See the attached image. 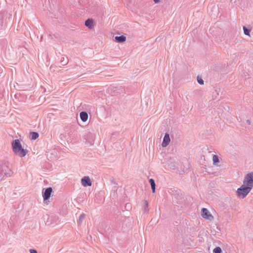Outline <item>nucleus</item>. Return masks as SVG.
Returning a JSON list of instances; mask_svg holds the SVG:
<instances>
[{
	"mask_svg": "<svg viewBox=\"0 0 253 253\" xmlns=\"http://www.w3.org/2000/svg\"><path fill=\"white\" fill-rule=\"evenodd\" d=\"M12 147L13 152L20 157H24L28 153L27 149L22 148V145L19 139H15L12 142Z\"/></svg>",
	"mask_w": 253,
	"mask_h": 253,
	"instance_id": "nucleus-1",
	"label": "nucleus"
},
{
	"mask_svg": "<svg viewBox=\"0 0 253 253\" xmlns=\"http://www.w3.org/2000/svg\"><path fill=\"white\" fill-rule=\"evenodd\" d=\"M251 190V187H249L243 184L241 187L238 188L237 190V195L239 197L244 198L250 193Z\"/></svg>",
	"mask_w": 253,
	"mask_h": 253,
	"instance_id": "nucleus-2",
	"label": "nucleus"
},
{
	"mask_svg": "<svg viewBox=\"0 0 253 253\" xmlns=\"http://www.w3.org/2000/svg\"><path fill=\"white\" fill-rule=\"evenodd\" d=\"M243 184L252 189L253 187V172L248 173L245 177Z\"/></svg>",
	"mask_w": 253,
	"mask_h": 253,
	"instance_id": "nucleus-3",
	"label": "nucleus"
},
{
	"mask_svg": "<svg viewBox=\"0 0 253 253\" xmlns=\"http://www.w3.org/2000/svg\"><path fill=\"white\" fill-rule=\"evenodd\" d=\"M84 138L85 139L86 142L89 145H92L94 144L95 135L93 133L88 132L84 135Z\"/></svg>",
	"mask_w": 253,
	"mask_h": 253,
	"instance_id": "nucleus-4",
	"label": "nucleus"
},
{
	"mask_svg": "<svg viewBox=\"0 0 253 253\" xmlns=\"http://www.w3.org/2000/svg\"><path fill=\"white\" fill-rule=\"evenodd\" d=\"M201 216L205 219L211 221L213 216L206 208H202L201 210Z\"/></svg>",
	"mask_w": 253,
	"mask_h": 253,
	"instance_id": "nucleus-5",
	"label": "nucleus"
},
{
	"mask_svg": "<svg viewBox=\"0 0 253 253\" xmlns=\"http://www.w3.org/2000/svg\"><path fill=\"white\" fill-rule=\"evenodd\" d=\"M10 169L6 166H4L0 172V181L4 176L7 177L10 175Z\"/></svg>",
	"mask_w": 253,
	"mask_h": 253,
	"instance_id": "nucleus-6",
	"label": "nucleus"
},
{
	"mask_svg": "<svg viewBox=\"0 0 253 253\" xmlns=\"http://www.w3.org/2000/svg\"><path fill=\"white\" fill-rule=\"evenodd\" d=\"M52 189L51 187H48L45 189L44 192H43L42 196L44 200H47L51 196Z\"/></svg>",
	"mask_w": 253,
	"mask_h": 253,
	"instance_id": "nucleus-7",
	"label": "nucleus"
},
{
	"mask_svg": "<svg viewBox=\"0 0 253 253\" xmlns=\"http://www.w3.org/2000/svg\"><path fill=\"white\" fill-rule=\"evenodd\" d=\"M82 185L84 187L90 186L92 184L90 178L88 176H84L81 179Z\"/></svg>",
	"mask_w": 253,
	"mask_h": 253,
	"instance_id": "nucleus-8",
	"label": "nucleus"
},
{
	"mask_svg": "<svg viewBox=\"0 0 253 253\" xmlns=\"http://www.w3.org/2000/svg\"><path fill=\"white\" fill-rule=\"evenodd\" d=\"M170 141L169 134L168 133H165L162 145L163 147H167Z\"/></svg>",
	"mask_w": 253,
	"mask_h": 253,
	"instance_id": "nucleus-9",
	"label": "nucleus"
},
{
	"mask_svg": "<svg viewBox=\"0 0 253 253\" xmlns=\"http://www.w3.org/2000/svg\"><path fill=\"white\" fill-rule=\"evenodd\" d=\"M80 118L83 122H85L88 119V114L85 111H82L80 114Z\"/></svg>",
	"mask_w": 253,
	"mask_h": 253,
	"instance_id": "nucleus-10",
	"label": "nucleus"
},
{
	"mask_svg": "<svg viewBox=\"0 0 253 253\" xmlns=\"http://www.w3.org/2000/svg\"><path fill=\"white\" fill-rule=\"evenodd\" d=\"M85 26L89 29H92L93 27V20L92 19H87L84 23Z\"/></svg>",
	"mask_w": 253,
	"mask_h": 253,
	"instance_id": "nucleus-11",
	"label": "nucleus"
},
{
	"mask_svg": "<svg viewBox=\"0 0 253 253\" xmlns=\"http://www.w3.org/2000/svg\"><path fill=\"white\" fill-rule=\"evenodd\" d=\"M116 41L118 42H123L126 41V37L124 36H116L115 38Z\"/></svg>",
	"mask_w": 253,
	"mask_h": 253,
	"instance_id": "nucleus-12",
	"label": "nucleus"
},
{
	"mask_svg": "<svg viewBox=\"0 0 253 253\" xmlns=\"http://www.w3.org/2000/svg\"><path fill=\"white\" fill-rule=\"evenodd\" d=\"M149 183L151 185V189H152L153 193H155V189H156V184H155V180L153 178H150L149 179Z\"/></svg>",
	"mask_w": 253,
	"mask_h": 253,
	"instance_id": "nucleus-13",
	"label": "nucleus"
},
{
	"mask_svg": "<svg viewBox=\"0 0 253 253\" xmlns=\"http://www.w3.org/2000/svg\"><path fill=\"white\" fill-rule=\"evenodd\" d=\"M39 135L37 132L33 131L30 133V137L31 139L35 140L38 138Z\"/></svg>",
	"mask_w": 253,
	"mask_h": 253,
	"instance_id": "nucleus-14",
	"label": "nucleus"
},
{
	"mask_svg": "<svg viewBox=\"0 0 253 253\" xmlns=\"http://www.w3.org/2000/svg\"><path fill=\"white\" fill-rule=\"evenodd\" d=\"M212 160L214 164L219 162L218 157L217 155H213L212 157Z\"/></svg>",
	"mask_w": 253,
	"mask_h": 253,
	"instance_id": "nucleus-15",
	"label": "nucleus"
},
{
	"mask_svg": "<svg viewBox=\"0 0 253 253\" xmlns=\"http://www.w3.org/2000/svg\"><path fill=\"white\" fill-rule=\"evenodd\" d=\"M143 208L145 212L148 211V203L146 201L144 202Z\"/></svg>",
	"mask_w": 253,
	"mask_h": 253,
	"instance_id": "nucleus-16",
	"label": "nucleus"
},
{
	"mask_svg": "<svg viewBox=\"0 0 253 253\" xmlns=\"http://www.w3.org/2000/svg\"><path fill=\"white\" fill-rule=\"evenodd\" d=\"M213 253H222L221 249L219 247H217L213 249Z\"/></svg>",
	"mask_w": 253,
	"mask_h": 253,
	"instance_id": "nucleus-17",
	"label": "nucleus"
},
{
	"mask_svg": "<svg viewBox=\"0 0 253 253\" xmlns=\"http://www.w3.org/2000/svg\"><path fill=\"white\" fill-rule=\"evenodd\" d=\"M85 217V214L84 213H82L80 215L79 218V223H81L83 220L84 219Z\"/></svg>",
	"mask_w": 253,
	"mask_h": 253,
	"instance_id": "nucleus-18",
	"label": "nucleus"
},
{
	"mask_svg": "<svg viewBox=\"0 0 253 253\" xmlns=\"http://www.w3.org/2000/svg\"><path fill=\"white\" fill-rule=\"evenodd\" d=\"M243 30H244V33L246 35H247V36L250 35V30L249 29H247L245 27H244Z\"/></svg>",
	"mask_w": 253,
	"mask_h": 253,
	"instance_id": "nucleus-19",
	"label": "nucleus"
},
{
	"mask_svg": "<svg viewBox=\"0 0 253 253\" xmlns=\"http://www.w3.org/2000/svg\"><path fill=\"white\" fill-rule=\"evenodd\" d=\"M197 82L201 85H203L204 84V80L199 76L197 77Z\"/></svg>",
	"mask_w": 253,
	"mask_h": 253,
	"instance_id": "nucleus-20",
	"label": "nucleus"
},
{
	"mask_svg": "<svg viewBox=\"0 0 253 253\" xmlns=\"http://www.w3.org/2000/svg\"><path fill=\"white\" fill-rule=\"evenodd\" d=\"M29 252L30 253H38L37 251L35 249H30Z\"/></svg>",
	"mask_w": 253,
	"mask_h": 253,
	"instance_id": "nucleus-21",
	"label": "nucleus"
},
{
	"mask_svg": "<svg viewBox=\"0 0 253 253\" xmlns=\"http://www.w3.org/2000/svg\"><path fill=\"white\" fill-rule=\"evenodd\" d=\"M63 63H62V65H66L68 63V61L67 60V61H65L64 60H63V61H61Z\"/></svg>",
	"mask_w": 253,
	"mask_h": 253,
	"instance_id": "nucleus-22",
	"label": "nucleus"
},
{
	"mask_svg": "<svg viewBox=\"0 0 253 253\" xmlns=\"http://www.w3.org/2000/svg\"><path fill=\"white\" fill-rule=\"evenodd\" d=\"M246 122H247V123L248 125H251V121H250V120H247L246 121Z\"/></svg>",
	"mask_w": 253,
	"mask_h": 253,
	"instance_id": "nucleus-23",
	"label": "nucleus"
},
{
	"mask_svg": "<svg viewBox=\"0 0 253 253\" xmlns=\"http://www.w3.org/2000/svg\"><path fill=\"white\" fill-rule=\"evenodd\" d=\"M153 1L155 2V3H158L160 2V0H153Z\"/></svg>",
	"mask_w": 253,
	"mask_h": 253,
	"instance_id": "nucleus-24",
	"label": "nucleus"
}]
</instances>
